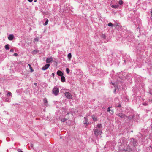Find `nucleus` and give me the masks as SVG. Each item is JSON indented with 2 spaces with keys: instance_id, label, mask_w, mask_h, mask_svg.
Wrapping results in <instances>:
<instances>
[{
  "instance_id": "obj_29",
  "label": "nucleus",
  "mask_w": 152,
  "mask_h": 152,
  "mask_svg": "<svg viewBox=\"0 0 152 152\" xmlns=\"http://www.w3.org/2000/svg\"><path fill=\"white\" fill-rule=\"evenodd\" d=\"M110 113L112 114L113 113V110H111L110 111Z\"/></svg>"
},
{
  "instance_id": "obj_27",
  "label": "nucleus",
  "mask_w": 152,
  "mask_h": 152,
  "mask_svg": "<svg viewBox=\"0 0 152 152\" xmlns=\"http://www.w3.org/2000/svg\"><path fill=\"white\" fill-rule=\"evenodd\" d=\"M13 55L15 56H17L18 55V54L17 53H15Z\"/></svg>"
},
{
  "instance_id": "obj_15",
  "label": "nucleus",
  "mask_w": 152,
  "mask_h": 152,
  "mask_svg": "<svg viewBox=\"0 0 152 152\" xmlns=\"http://www.w3.org/2000/svg\"><path fill=\"white\" fill-rule=\"evenodd\" d=\"M12 93L11 92L8 91V93L7 94V96H12Z\"/></svg>"
},
{
  "instance_id": "obj_12",
  "label": "nucleus",
  "mask_w": 152,
  "mask_h": 152,
  "mask_svg": "<svg viewBox=\"0 0 152 152\" xmlns=\"http://www.w3.org/2000/svg\"><path fill=\"white\" fill-rule=\"evenodd\" d=\"M68 58L69 60H70L72 57V55L71 53H69L67 55Z\"/></svg>"
},
{
  "instance_id": "obj_8",
  "label": "nucleus",
  "mask_w": 152,
  "mask_h": 152,
  "mask_svg": "<svg viewBox=\"0 0 152 152\" xmlns=\"http://www.w3.org/2000/svg\"><path fill=\"white\" fill-rule=\"evenodd\" d=\"M53 61V59L51 57L48 58L46 59V62L49 63L52 62Z\"/></svg>"
},
{
  "instance_id": "obj_20",
  "label": "nucleus",
  "mask_w": 152,
  "mask_h": 152,
  "mask_svg": "<svg viewBox=\"0 0 152 152\" xmlns=\"http://www.w3.org/2000/svg\"><path fill=\"white\" fill-rule=\"evenodd\" d=\"M48 20L47 19H46V21H45V23L44 24V25H46L48 24Z\"/></svg>"
},
{
  "instance_id": "obj_16",
  "label": "nucleus",
  "mask_w": 152,
  "mask_h": 152,
  "mask_svg": "<svg viewBox=\"0 0 152 152\" xmlns=\"http://www.w3.org/2000/svg\"><path fill=\"white\" fill-rule=\"evenodd\" d=\"M5 48L6 50H9L10 48H9V45L8 44H7L5 46Z\"/></svg>"
},
{
  "instance_id": "obj_23",
  "label": "nucleus",
  "mask_w": 152,
  "mask_h": 152,
  "mask_svg": "<svg viewBox=\"0 0 152 152\" xmlns=\"http://www.w3.org/2000/svg\"><path fill=\"white\" fill-rule=\"evenodd\" d=\"M108 25L109 26H113V24L111 23H109L108 24Z\"/></svg>"
},
{
  "instance_id": "obj_7",
  "label": "nucleus",
  "mask_w": 152,
  "mask_h": 152,
  "mask_svg": "<svg viewBox=\"0 0 152 152\" xmlns=\"http://www.w3.org/2000/svg\"><path fill=\"white\" fill-rule=\"evenodd\" d=\"M57 74L60 76H62L63 75V73L60 70H58L57 72Z\"/></svg>"
},
{
  "instance_id": "obj_1",
  "label": "nucleus",
  "mask_w": 152,
  "mask_h": 152,
  "mask_svg": "<svg viewBox=\"0 0 152 152\" xmlns=\"http://www.w3.org/2000/svg\"><path fill=\"white\" fill-rule=\"evenodd\" d=\"M52 92L53 94L55 96H57L58 95V94L59 92V88L57 86H55L53 88Z\"/></svg>"
},
{
  "instance_id": "obj_14",
  "label": "nucleus",
  "mask_w": 152,
  "mask_h": 152,
  "mask_svg": "<svg viewBox=\"0 0 152 152\" xmlns=\"http://www.w3.org/2000/svg\"><path fill=\"white\" fill-rule=\"evenodd\" d=\"M92 119L94 121H96L97 120V118L95 117V116L94 115H92Z\"/></svg>"
},
{
  "instance_id": "obj_6",
  "label": "nucleus",
  "mask_w": 152,
  "mask_h": 152,
  "mask_svg": "<svg viewBox=\"0 0 152 152\" xmlns=\"http://www.w3.org/2000/svg\"><path fill=\"white\" fill-rule=\"evenodd\" d=\"M14 37L13 34H10L8 37V39L9 40L11 41L13 39Z\"/></svg>"
},
{
  "instance_id": "obj_3",
  "label": "nucleus",
  "mask_w": 152,
  "mask_h": 152,
  "mask_svg": "<svg viewBox=\"0 0 152 152\" xmlns=\"http://www.w3.org/2000/svg\"><path fill=\"white\" fill-rule=\"evenodd\" d=\"M94 130V134L96 136H98L99 134H100L101 133L100 130H98L97 129H95Z\"/></svg>"
},
{
  "instance_id": "obj_31",
  "label": "nucleus",
  "mask_w": 152,
  "mask_h": 152,
  "mask_svg": "<svg viewBox=\"0 0 152 152\" xmlns=\"http://www.w3.org/2000/svg\"><path fill=\"white\" fill-rule=\"evenodd\" d=\"M54 75H54V73H52V75L53 76V77H54Z\"/></svg>"
},
{
  "instance_id": "obj_24",
  "label": "nucleus",
  "mask_w": 152,
  "mask_h": 152,
  "mask_svg": "<svg viewBox=\"0 0 152 152\" xmlns=\"http://www.w3.org/2000/svg\"><path fill=\"white\" fill-rule=\"evenodd\" d=\"M5 102H10L9 99L8 98H6L5 99Z\"/></svg>"
},
{
  "instance_id": "obj_5",
  "label": "nucleus",
  "mask_w": 152,
  "mask_h": 152,
  "mask_svg": "<svg viewBox=\"0 0 152 152\" xmlns=\"http://www.w3.org/2000/svg\"><path fill=\"white\" fill-rule=\"evenodd\" d=\"M84 121H83V124H86V126H87L89 124V123L86 117H84L83 118Z\"/></svg>"
},
{
  "instance_id": "obj_17",
  "label": "nucleus",
  "mask_w": 152,
  "mask_h": 152,
  "mask_svg": "<svg viewBox=\"0 0 152 152\" xmlns=\"http://www.w3.org/2000/svg\"><path fill=\"white\" fill-rule=\"evenodd\" d=\"M39 39V38L38 37H36L34 39V42L35 43V41H38Z\"/></svg>"
},
{
  "instance_id": "obj_35",
  "label": "nucleus",
  "mask_w": 152,
  "mask_h": 152,
  "mask_svg": "<svg viewBox=\"0 0 152 152\" xmlns=\"http://www.w3.org/2000/svg\"><path fill=\"white\" fill-rule=\"evenodd\" d=\"M33 145L31 144V147L32 148L33 147Z\"/></svg>"
},
{
  "instance_id": "obj_18",
  "label": "nucleus",
  "mask_w": 152,
  "mask_h": 152,
  "mask_svg": "<svg viewBox=\"0 0 152 152\" xmlns=\"http://www.w3.org/2000/svg\"><path fill=\"white\" fill-rule=\"evenodd\" d=\"M28 65L29 66V68L31 71V72H32L34 71V70L33 69L32 67H31L30 64H28Z\"/></svg>"
},
{
  "instance_id": "obj_25",
  "label": "nucleus",
  "mask_w": 152,
  "mask_h": 152,
  "mask_svg": "<svg viewBox=\"0 0 152 152\" xmlns=\"http://www.w3.org/2000/svg\"><path fill=\"white\" fill-rule=\"evenodd\" d=\"M142 104L143 105L146 106L148 104V103L147 102H145L142 103Z\"/></svg>"
},
{
  "instance_id": "obj_19",
  "label": "nucleus",
  "mask_w": 152,
  "mask_h": 152,
  "mask_svg": "<svg viewBox=\"0 0 152 152\" xmlns=\"http://www.w3.org/2000/svg\"><path fill=\"white\" fill-rule=\"evenodd\" d=\"M97 126L99 128H100L102 127V126L101 124H97Z\"/></svg>"
},
{
  "instance_id": "obj_11",
  "label": "nucleus",
  "mask_w": 152,
  "mask_h": 152,
  "mask_svg": "<svg viewBox=\"0 0 152 152\" xmlns=\"http://www.w3.org/2000/svg\"><path fill=\"white\" fill-rule=\"evenodd\" d=\"M43 102L44 104L46 105H47L48 101L47 99L46 98H44L43 99Z\"/></svg>"
},
{
  "instance_id": "obj_13",
  "label": "nucleus",
  "mask_w": 152,
  "mask_h": 152,
  "mask_svg": "<svg viewBox=\"0 0 152 152\" xmlns=\"http://www.w3.org/2000/svg\"><path fill=\"white\" fill-rule=\"evenodd\" d=\"M118 7H119V6L118 5H111V7L113 8H117Z\"/></svg>"
},
{
  "instance_id": "obj_30",
  "label": "nucleus",
  "mask_w": 152,
  "mask_h": 152,
  "mask_svg": "<svg viewBox=\"0 0 152 152\" xmlns=\"http://www.w3.org/2000/svg\"><path fill=\"white\" fill-rule=\"evenodd\" d=\"M14 51V50L12 49H11L10 50V52H13Z\"/></svg>"
},
{
  "instance_id": "obj_36",
  "label": "nucleus",
  "mask_w": 152,
  "mask_h": 152,
  "mask_svg": "<svg viewBox=\"0 0 152 152\" xmlns=\"http://www.w3.org/2000/svg\"><path fill=\"white\" fill-rule=\"evenodd\" d=\"M34 84H35V85H37V83H34Z\"/></svg>"
},
{
  "instance_id": "obj_4",
  "label": "nucleus",
  "mask_w": 152,
  "mask_h": 152,
  "mask_svg": "<svg viewBox=\"0 0 152 152\" xmlns=\"http://www.w3.org/2000/svg\"><path fill=\"white\" fill-rule=\"evenodd\" d=\"M50 64H47L44 66L42 68V70H46L50 66Z\"/></svg>"
},
{
  "instance_id": "obj_21",
  "label": "nucleus",
  "mask_w": 152,
  "mask_h": 152,
  "mask_svg": "<svg viewBox=\"0 0 152 152\" xmlns=\"http://www.w3.org/2000/svg\"><path fill=\"white\" fill-rule=\"evenodd\" d=\"M118 3L120 5H121L123 4V1L122 0H120L119 1Z\"/></svg>"
},
{
  "instance_id": "obj_28",
  "label": "nucleus",
  "mask_w": 152,
  "mask_h": 152,
  "mask_svg": "<svg viewBox=\"0 0 152 152\" xmlns=\"http://www.w3.org/2000/svg\"><path fill=\"white\" fill-rule=\"evenodd\" d=\"M110 107H109L108 108V109H107V111H110Z\"/></svg>"
},
{
  "instance_id": "obj_26",
  "label": "nucleus",
  "mask_w": 152,
  "mask_h": 152,
  "mask_svg": "<svg viewBox=\"0 0 152 152\" xmlns=\"http://www.w3.org/2000/svg\"><path fill=\"white\" fill-rule=\"evenodd\" d=\"M18 152H23L20 149H19L18 150Z\"/></svg>"
},
{
  "instance_id": "obj_32",
  "label": "nucleus",
  "mask_w": 152,
  "mask_h": 152,
  "mask_svg": "<svg viewBox=\"0 0 152 152\" xmlns=\"http://www.w3.org/2000/svg\"><path fill=\"white\" fill-rule=\"evenodd\" d=\"M28 1L30 2H31L33 0H28Z\"/></svg>"
},
{
  "instance_id": "obj_34",
  "label": "nucleus",
  "mask_w": 152,
  "mask_h": 152,
  "mask_svg": "<svg viewBox=\"0 0 152 152\" xmlns=\"http://www.w3.org/2000/svg\"><path fill=\"white\" fill-rule=\"evenodd\" d=\"M116 88H115L114 91V92L115 93L116 91Z\"/></svg>"
},
{
  "instance_id": "obj_37",
  "label": "nucleus",
  "mask_w": 152,
  "mask_h": 152,
  "mask_svg": "<svg viewBox=\"0 0 152 152\" xmlns=\"http://www.w3.org/2000/svg\"><path fill=\"white\" fill-rule=\"evenodd\" d=\"M64 120H63V122H64Z\"/></svg>"
},
{
  "instance_id": "obj_33",
  "label": "nucleus",
  "mask_w": 152,
  "mask_h": 152,
  "mask_svg": "<svg viewBox=\"0 0 152 152\" xmlns=\"http://www.w3.org/2000/svg\"><path fill=\"white\" fill-rule=\"evenodd\" d=\"M120 106V104H119L118 106H115V107H119Z\"/></svg>"
},
{
  "instance_id": "obj_38",
  "label": "nucleus",
  "mask_w": 152,
  "mask_h": 152,
  "mask_svg": "<svg viewBox=\"0 0 152 152\" xmlns=\"http://www.w3.org/2000/svg\"><path fill=\"white\" fill-rule=\"evenodd\" d=\"M64 120H63V122H64Z\"/></svg>"
},
{
  "instance_id": "obj_2",
  "label": "nucleus",
  "mask_w": 152,
  "mask_h": 152,
  "mask_svg": "<svg viewBox=\"0 0 152 152\" xmlns=\"http://www.w3.org/2000/svg\"><path fill=\"white\" fill-rule=\"evenodd\" d=\"M65 96L66 98L68 99H72V98L71 94L69 92H66L65 93Z\"/></svg>"
},
{
  "instance_id": "obj_10",
  "label": "nucleus",
  "mask_w": 152,
  "mask_h": 152,
  "mask_svg": "<svg viewBox=\"0 0 152 152\" xmlns=\"http://www.w3.org/2000/svg\"><path fill=\"white\" fill-rule=\"evenodd\" d=\"M61 80L62 82H64L65 81V77L63 75L61 76Z\"/></svg>"
},
{
  "instance_id": "obj_9",
  "label": "nucleus",
  "mask_w": 152,
  "mask_h": 152,
  "mask_svg": "<svg viewBox=\"0 0 152 152\" xmlns=\"http://www.w3.org/2000/svg\"><path fill=\"white\" fill-rule=\"evenodd\" d=\"M118 115L119 117H120V118H124L125 116V115L124 114L121 113H119L118 114Z\"/></svg>"
},
{
  "instance_id": "obj_22",
  "label": "nucleus",
  "mask_w": 152,
  "mask_h": 152,
  "mask_svg": "<svg viewBox=\"0 0 152 152\" xmlns=\"http://www.w3.org/2000/svg\"><path fill=\"white\" fill-rule=\"evenodd\" d=\"M66 71L67 74H69V73L70 70L69 68H67L66 69Z\"/></svg>"
}]
</instances>
